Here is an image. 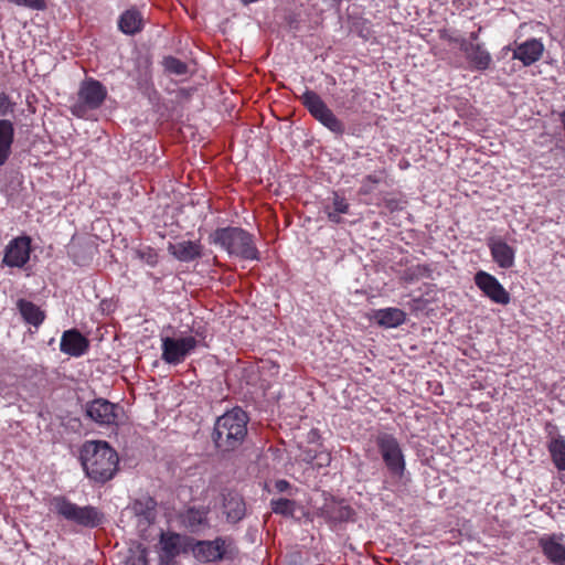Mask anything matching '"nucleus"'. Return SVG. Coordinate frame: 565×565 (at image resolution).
<instances>
[{"mask_svg":"<svg viewBox=\"0 0 565 565\" xmlns=\"http://www.w3.org/2000/svg\"><path fill=\"white\" fill-rule=\"evenodd\" d=\"M247 424L248 416L241 407H234L217 417L212 433L216 450L225 455L239 449L248 434Z\"/></svg>","mask_w":565,"mask_h":565,"instance_id":"obj_1","label":"nucleus"},{"mask_svg":"<svg viewBox=\"0 0 565 565\" xmlns=\"http://www.w3.org/2000/svg\"><path fill=\"white\" fill-rule=\"evenodd\" d=\"M79 459L86 476L98 483L113 479L119 462L117 452L102 440L85 443Z\"/></svg>","mask_w":565,"mask_h":565,"instance_id":"obj_2","label":"nucleus"},{"mask_svg":"<svg viewBox=\"0 0 565 565\" xmlns=\"http://www.w3.org/2000/svg\"><path fill=\"white\" fill-rule=\"evenodd\" d=\"M210 243L218 245L228 255L243 259H258V252L253 236L241 227L216 228L209 237Z\"/></svg>","mask_w":565,"mask_h":565,"instance_id":"obj_3","label":"nucleus"},{"mask_svg":"<svg viewBox=\"0 0 565 565\" xmlns=\"http://www.w3.org/2000/svg\"><path fill=\"white\" fill-rule=\"evenodd\" d=\"M54 512L64 520L84 526L96 527L104 521V513L93 505L79 507L63 495L51 500Z\"/></svg>","mask_w":565,"mask_h":565,"instance_id":"obj_4","label":"nucleus"},{"mask_svg":"<svg viewBox=\"0 0 565 565\" xmlns=\"http://www.w3.org/2000/svg\"><path fill=\"white\" fill-rule=\"evenodd\" d=\"M300 100L310 115L321 125L338 136L344 134V124L333 114L316 92L306 89L300 96Z\"/></svg>","mask_w":565,"mask_h":565,"instance_id":"obj_5","label":"nucleus"},{"mask_svg":"<svg viewBox=\"0 0 565 565\" xmlns=\"http://www.w3.org/2000/svg\"><path fill=\"white\" fill-rule=\"evenodd\" d=\"M375 443L390 473L402 478L405 472V458L398 440L392 434L380 433Z\"/></svg>","mask_w":565,"mask_h":565,"instance_id":"obj_6","label":"nucleus"},{"mask_svg":"<svg viewBox=\"0 0 565 565\" xmlns=\"http://www.w3.org/2000/svg\"><path fill=\"white\" fill-rule=\"evenodd\" d=\"M107 90L95 79H87L81 84L78 102L72 107L74 115L81 116L86 109H97L105 100Z\"/></svg>","mask_w":565,"mask_h":565,"instance_id":"obj_7","label":"nucleus"},{"mask_svg":"<svg viewBox=\"0 0 565 565\" xmlns=\"http://www.w3.org/2000/svg\"><path fill=\"white\" fill-rule=\"evenodd\" d=\"M198 345V340L194 337L185 338H162V355L161 359L168 363L177 365L184 361L185 356L193 351Z\"/></svg>","mask_w":565,"mask_h":565,"instance_id":"obj_8","label":"nucleus"},{"mask_svg":"<svg viewBox=\"0 0 565 565\" xmlns=\"http://www.w3.org/2000/svg\"><path fill=\"white\" fill-rule=\"evenodd\" d=\"M161 547L160 564L175 565L174 558L191 545V539L175 532H161L159 539Z\"/></svg>","mask_w":565,"mask_h":565,"instance_id":"obj_9","label":"nucleus"},{"mask_svg":"<svg viewBox=\"0 0 565 565\" xmlns=\"http://www.w3.org/2000/svg\"><path fill=\"white\" fill-rule=\"evenodd\" d=\"M122 408L105 398H96L85 405V414L99 425H115Z\"/></svg>","mask_w":565,"mask_h":565,"instance_id":"obj_10","label":"nucleus"},{"mask_svg":"<svg viewBox=\"0 0 565 565\" xmlns=\"http://www.w3.org/2000/svg\"><path fill=\"white\" fill-rule=\"evenodd\" d=\"M475 284L493 302L503 306L510 302V294L494 276L480 270L475 275Z\"/></svg>","mask_w":565,"mask_h":565,"instance_id":"obj_11","label":"nucleus"},{"mask_svg":"<svg viewBox=\"0 0 565 565\" xmlns=\"http://www.w3.org/2000/svg\"><path fill=\"white\" fill-rule=\"evenodd\" d=\"M31 239L20 236L12 239L6 247L3 264L9 267H23L30 259Z\"/></svg>","mask_w":565,"mask_h":565,"instance_id":"obj_12","label":"nucleus"},{"mask_svg":"<svg viewBox=\"0 0 565 565\" xmlns=\"http://www.w3.org/2000/svg\"><path fill=\"white\" fill-rule=\"evenodd\" d=\"M194 557L200 562H217L225 554V540L216 537L213 541H198L190 545Z\"/></svg>","mask_w":565,"mask_h":565,"instance_id":"obj_13","label":"nucleus"},{"mask_svg":"<svg viewBox=\"0 0 565 565\" xmlns=\"http://www.w3.org/2000/svg\"><path fill=\"white\" fill-rule=\"evenodd\" d=\"M563 534H545L539 539V546L544 556L554 565H565V544Z\"/></svg>","mask_w":565,"mask_h":565,"instance_id":"obj_14","label":"nucleus"},{"mask_svg":"<svg viewBox=\"0 0 565 565\" xmlns=\"http://www.w3.org/2000/svg\"><path fill=\"white\" fill-rule=\"evenodd\" d=\"M88 340L76 329L64 331L61 338V351L71 356L83 355L88 350Z\"/></svg>","mask_w":565,"mask_h":565,"instance_id":"obj_15","label":"nucleus"},{"mask_svg":"<svg viewBox=\"0 0 565 565\" xmlns=\"http://www.w3.org/2000/svg\"><path fill=\"white\" fill-rule=\"evenodd\" d=\"M223 513L228 523L236 524L246 514V505L241 494L235 491L223 493Z\"/></svg>","mask_w":565,"mask_h":565,"instance_id":"obj_16","label":"nucleus"},{"mask_svg":"<svg viewBox=\"0 0 565 565\" xmlns=\"http://www.w3.org/2000/svg\"><path fill=\"white\" fill-rule=\"evenodd\" d=\"M488 246L495 264L503 269L514 266L515 250L501 238H490Z\"/></svg>","mask_w":565,"mask_h":565,"instance_id":"obj_17","label":"nucleus"},{"mask_svg":"<svg viewBox=\"0 0 565 565\" xmlns=\"http://www.w3.org/2000/svg\"><path fill=\"white\" fill-rule=\"evenodd\" d=\"M168 252L180 262H192L202 255V246L199 242L180 241L169 243Z\"/></svg>","mask_w":565,"mask_h":565,"instance_id":"obj_18","label":"nucleus"},{"mask_svg":"<svg viewBox=\"0 0 565 565\" xmlns=\"http://www.w3.org/2000/svg\"><path fill=\"white\" fill-rule=\"evenodd\" d=\"M543 50L544 47L541 41L531 39L514 50L513 57L522 61L525 66H529L541 58Z\"/></svg>","mask_w":565,"mask_h":565,"instance_id":"obj_19","label":"nucleus"},{"mask_svg":"<svg viewBox=\"0 0 565 565\" xmlns=\"http://www.w3.org/2000/svg\"><path fill=\"white\" fill-rule=\"evenodd\" d=\"M350 204L345 198L340 195L338 192H332L331 196L327 199L323 211L328 216V220L334 224L342 222L341 214L349 212Z\"/></svg>","mask_w":565,"mask_h":565,"instance_id":"obj_20","label":"nucleus"},{"mask_svg":"<svg viewBox=\"0 0 565 565\" xmlns=\"http://www.w3.org/2000/svg\"><path fill=\"white\" fill-rule=\"evenodd\" d=\"M373 319L381 327L396 328L405 322L406 313L398 308H385L376 310Z\"/></svg>","mask_w":565,"mask_h":565,"instance_id":"obj_21","label":"nucleus"},{"mask_svg":"<svg viewBox=\"0 0 565 565\" xmlns=\"http://www.w3.org/2000/svg\"><path fill=\"white\" fill-rule=\"evenodd\" d=\"M14 137L13 124L8 119H0V167L6 163Z\"/></svg>","mask_w":565,"mask_h":565,"instance_id":"obj_22","label":"nucleus"},{"mask_svg":"<svg viewBox=\"0 0 565 565\" xmlns=\"http://www.w3.org/2000/svg\"><path fill=\"white\" fill-rule=\"evenodd\" d=\"M157 501L149 495L136 500L132 504L134 513L149 525L156 520Z\"/></svg>","mask_w":565,"mask_h":565,"instance_id":"obj_23","label":"nucleus"},{"mask_svg":"<svg viewBox=\"0 0 565 565\" xmlns=\"http://www.w3.org/2000/svg\"><path fill=\"white\" fill-rule=\"evenodd\" d=\"M183 523L192 533H198L209 527L207 511L190 508L183 515Z\"/></svg>","mask_w":565,"mask_h":565,"instance_id":"obj_24","label":"nucleus"},{"mask_svg":"<svg viewBox=\"0 0 565 565\" xmlns=\"http://www.w3.org/2000/svg\"><path fill=\"white\" fill-rule=\"evenodd\" d=\"M17 306L22 318L26 323L38 328L43 322L45 313L35 303L24 299H20Z\"/></svg>","mask_w":565,"mask_h":565,"instance_id":"obj_25","label":"nucleus"},{"mask_svg":"<svg viewBox=\"0 0 565 565\" xmlns=\"http://www.w3.org/2000/svg\"><path fill=\"white\" fill-rule=\"evenodd\" d=\"M467 58L478 70H487L492 61L491 55L486 51L481 44H473L468 42V50H462Z\"/></svg>","mask_w":565,"mask_h":565,"instance_id":"obj_26","label":"nucleus"},{"mask_svg":"<svg viewBox=\"0 0 565 565\" xmlns=\"http://www.w3.org/2000/svg\"><path fill=\"white\" fill-rule=\"evenodd\" d=\"M119 29L125 34H135L141 31L142 17L141 13L135 9L125 11L118 22Z\"/></svg>","mask_w":565,"mask_h":565,"instance_id":"obj_27","label":"nucleus"},{"mask_svg":"<svg viewBox=\"0 0 565 565\" xmlns=\"http://www.w3.org/2000/svg\"><path fill=\"white\" fill-rule=\"evenodd\" d=\"M326 514L333 522H348L353 520L354 511L348 504L333 503L326 508Z\"/></svg>","mask_w":565,"mask_h":565,"instance_id":"obj_28","label":"nucleus"},{"mask_svg":"<svg viewBox=\"0 0 565 565\" xmlns=\"http://www.w3.org/2000/svg\"><path fill=\"white\" fill-rule=\"evenodd\" d=\"M553 462L558 470H565V440L562 436L554 438L548 444Z\"/></svg>","mask_w":565,"mask_h":565,"instance_id":"obj_29","label":"nucleus"},{"mask_svg":"<svg viewBox=\"0 0 565 565\" xmlns=\"http://www.w3.org/2000/svg\"><path fill=\"white\" fill-rule=\"evenodd\" d=\"M270 505L271 510L277 514H281L284 516H294L296 503L292 500L280 498L277 500H271Z\"/></svg>","mask_w":565,"mask_h":565,"instance_id":"obj_30","label":"nucleus"},{"mask_svg":"<svg viewBox=\"0 0 565 565\" xmlns=\"http://www.w3.org/2000/svg\"><path fill=\"white\" fill-rule=\"evenodd\" d=\"M164 70L174 75H184L188 73V65L174 56H167L162 62Z\"/></svg>","mask_w":565,"mask_h":565,"instance_id":"obj_31","label":"nucleus"},{"mask_svg":"<svg viewBox=\"0 0 565 565\" xmlns=\"http://www.w3.org/2000/svg\"><path fill=\"white\" fill-rule=\"evenodd\" d=\"M439 36L443 40L448 41L449 43H457L460 47V50H468V41L465 38L456 36L452 32L449 30H440Z\"/></svg>","mask_w":565,"mask_h":565,"instance_id":"obj_32","label":"nucleus"},{"mask_svg":"<svg viewBox=\"0 0 565 565\" xmlns=\"http://www.w3.org/2000/svg\"><path fill=\"white\" fill-rule=\"evenodd\" d=\"M136 253L141 260H143L146 264L150 266H154L158 262L157 253L154 252V249L150 247L138 249Z\"/></svg>","mask_w":565,"mask_h":565,"instance_id":"obj_33","label":"nucleus"},{"mask_svg":"<svg viewBox=\"0 0 565 565\" xmlns=\"http://www.w3.org/2000/svg\"><path fill=\"white\" fill-rule=\"evenodd\" d=\"M12 3L36 11H42L46 8L44 0H13Z\"/></svg>","mask_w":565,"mask_h":565,"instance_id":"obj_34","label":"nucleus"},{"mask_svg":"<svg viewBox=\"0 0 565 565\" xmlns=\"http://www.w3.org/2000/svg\"><path fill=\"white\" fill-rule=\"evenodd\" d=\"M380 182V179L376 175L369 174L364 178L361 186V193L369 194L374 190V185Z\"/></svg>","mask_w":565,"mask_h":565,"instance_id":"obj_35","label":"nucleus"},{"mask_svg":"<svg viewBox=\"0 0 565 565\" xmlns=\"http://www.w3.org/2000/svg\"><path fill=\"white\" fill-rule=\"evenodd\" d=\"M12 110L13 105L11 104L8 95L0 93V116H4Z\"/></svg>","mask_w":565,"mask_h":565,"instance_id":"obj_36","label":"nucleus"},{"mask_svg":"<svg viewBox=\"0 0 565 565\" xmlns=\"http://www.w3.org/2000/svg\"><path fill=\"white\" fill-rule=\"evenodd\" d=\"M318 458V455L315 454L311 449L302 451V460L308 463H313V461Z\"/></svg>","mask_w":565,"mask_h":565,"instance_id":"obj_37","label":"nucleus"},{"mask_svg":"<svg viewBox=\"0 0 565 565\" xmlns=\"http://www.w3.org/2000/svg\"><path fill=\"white\" fill-rule=\"evenodd\" d=\"M385 205L386 207L391 211V212H394V211H397V210H401L402 206H401V202L398 200H395V199H390V200H386L385 201Z\"/></svg>","mask_w":565,"mask_h":565,"instance_id":"obj_38","label":"nucleus"},{"mask_svg":"<svg viewBox=\"0 0 565 565\" xmlns=\"http://www.w3.org/2000/svg\"><path fill=\"white\" fill-rule=\"evenodd\" d=\"M289 487H290V483H289L287 480H284V479H281V480H277V481L275 482V488H276V490H277L278 492H284V491H286L287 489H289Z\"/></svg>","mask_w":565,"mask_h":565,"instance_id":"obj_39","label":"nucleus"},{"mask_svg":"<svg viewBox=\"0 0 565 565\" xmlns=\"http://www.w3.org/2000/svg\"><path fill=\"white\" fill-rule=\"evenodd\" d=\"M319 461L317 462V465L319 467H323V466H328L330 463V455L329 454H320L318 455V458H317Z\"/></svg>","mask_w":565,"mask_h":565,"instance_id":"obj_40","label":"nucleus"},{"mask_svg":"<svg viewBox=\"0 0 565 565\" xmlns=\"http://www.w3.org/2000/svg\"><path fill=\"white\" fill-rule=\"evenodd\" d=\"M100 307H102L103 311L109 312L111 310L113 303H111V301L104 300L100 302Z\"/></svg>","mask_w":565,"mask_h":565,"instance_id":"obj_41","label":"nucleus"},{"mask_svg":"<svg viewBox=\"0 0 565 565\" xmlns=\"http://www.w3.org/2000/svg\"><path fill=\"white\" fill-rule=\"evenodd\" d=\"M141 565H147L146 551H142V555L138 558Z\"/></svg>","mask_w":565,"mask_h":565,"instance_id":"obj_42","label":"nucleus"},{"mask_svg":"<svg viewBox=\"0 0 565 565\" xmlns=\"http://www.w3.org/2000/svg\"><path fill=\"white\" fill-rule=\"evenodd\" d=\"M478 33H479V32H472V33H470V40H471V42H470V43H472L473 41H476V40L478 39Z\"/></svg>","mask_w":565,"mask_h":565,"instance_id":"obj_43","label":"nucleus"}]
</instances>
